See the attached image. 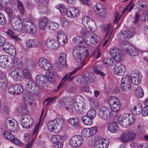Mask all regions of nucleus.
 Segmentation results:
<instances>
[{
    "label": "nucleus",
    "instance_id": "1",
    "mask_svg": "<svg viewBox=\"0 0 148 148\" xmlns=\"http://www.w3.org/2000/svg\"><path fill=\"white\" fill-rule=\"evenodd\" d=\"M64 123V120L62 119L57 118L48 122L47 125V128L51 132L58 133L62 129Z\"/></svg>",
    "mask_w": 148,
    "mask_h": 148
},
{
    "label": "nucleus",
    "instance_id": "2",
    "mask_svg": "<svg viewBox=\"0 0 148 148\" xmlns=\"http://www.w3.org/2000/svg\"><path fill=\"white\" fill-rule=\"evenodd\" d=\"M75 77L76 81L81 84L92 83L95 79L94 74L90 72L86 73L81 76L76 75Z\"/></svg>",
    "mask_w": 148,
    "mask_h": 148
},
{
    "label": "nucleus",
    "instance_id": "3",
    "mask_svg": "<svg viewBox=\"0 0 148 148\" xmlns=\"http://www.w3.org/2000/svg\"><path fill=\"white\" fill-rule=\"evenodd\" d=\"M76 55L75 59L77 63L78 66L75 69V73L79 70L83 66L84 60L86 58L89 54L88 51L87 50H84L82 52H76Z\"/></svg>",
    "mask_w": 148,
    "mask_h": 148
},
{
    "label": "nucleus",
    "instance_id": "4",
    "mask_svg": "<svg viewBox=\"0 0 148 148\" xmlns=\"http://www.w3.org/2000/svg\"><path fill=\"white\" fill-rule=\"evenodd\" d=\"M108 102L109 104L111 111L117 112L120 109L121 104L119 99L116 97H109L108 99Z\"/></svg>",
    "mask_w": 148,
    "mask_h": 148
},
{
    "label": "nucleus",
    "instance_id": "5",
    "mask_svg": "<svg viewBox=\"0 0 148 148\" xmlns=\"http://www.w3.org/2000/svg\"><path fill=\"white\" fill-rule=\"evenodd\" d=\"M136 134L132 131L123 133L119 137L120 141L123 143H127L133 140L136 137Z\"/></svg>",
    "mask_w": 148,
    "mask_h": 148
},
{
    "label": "nucleus",
    "instance_id": "6",
    "mask_svg": "<svg viewBox=\"0 0 148 148\" xmlns=\"http://www.w3.org/2000/svg\"><path fill=\"white\" fill-rule=\"evenodd\" d=\"M6 129L12 132H17L18 130V123L14 119L10 118L7 119L5 121Z\"/></svg>",
    "mask_w": 148,
    "mask_h": 148
},
{
    "label": "nucleus",
    "instance_id": "7",
    "mask_svg": "<svg viewBox=\"0 0 148 148\" xmlns=\"http://www.w3.org/2000/svg\"><path fill=\"white\" fill-rule=\"evenodd\" d=\"M110 53L113 59L117 62L123 60L124 56L121 51L118 47H114L110 48Z\"/></svg>",
    "mask_w": 148,
    "mask_h": 148
},
{
    "label": "nucleus",
    "instance_id": "8",
    "mask_svg": "<svg viewBox=\"0 0 148 148\" xmlns=\"http://www.w3.org/2000/svg\"><path fill=\"white\" fill-rule=\"evenodd\" d=\"M99 38L96 34L92 33V35H90L85 40V42L87 45L89 46L94 47L95 46L99 45Z\"/></svg>",
    "mask_w": 148,
    "mask_h": 148
},
{
    "label": "nucleus",
    "instance_id": "9",
    "mask_svg": "<svg viewBox=\"0 0 148 148\" xmlns=\"http://www.w3.org/2000/svg\"><path fill=\"white\" fill-rule=\"evenodd\" d=\"M25 86L26 90L32 93H36L39 92V88L36 86L32 79L27 82Z\"/></svg>",
    "mask_w": 148,
    "mask_h": 148
},
{
    "label": "nucleus",
    "instance_id": "10",
    "mask_svg": "<svg viewBox=\"0 0 148 148\" xmlns=\"http://www.w3.org/2000/svg\"><path fill=\"white\" fill-rule=\"evenodd\" d=\"M23 91L22 86L19 84L13 85L10 86L8 88V93L12 95H19Z\"/></svg>",
    "mask_w": 148,
    "mask_h": 148
},
{
    "label": "nucleus",
    "instance_id": "11",
    "mask_svg": "<svg viewBox=\"0 0 148 148\" xmlns=\"http://www.w3.org/2000/svg\"><path fill=\"white\" fill-rule=\"evenodd\" d=\"M20 122L22 127L25 128L31 127L34 124L33 120L29 118L27 115L22 116L20 119Z\"/></svg>",
    "mask_w": 148,
    "mask_h": 148
},
{
    "label": "nucleus",
    "instance_id": "12",
    "mask_svg": "<svg viewBox=\"0 0 148 148\" xmlns=\"http://www.w3.org/2000/svg\"><path fill=\"white\" fill-rule=\"evenodd\" d=\"M135 33V29L133 27L129 30L124 31L120 32L119 34L118 38L121 39H123V38H130L134 36Z\"/></svg>",
    "mask_w": 148,
    "mask_h": 148
},
{
    "label": "nucleus",
    "instance_id": "13",
    "mask_svg": "<svg viewBox=\"0 0 148 148\" xmlns=\"http://www.w3.org/2000/svg\"><path fill=\"white\" fill-rule=\"evenodd\" d=\"M102 3H98L94 6V9L95 13L100 16H104L106 14V9Z\"/></svg>",
    "mask_w": 148,
    "mask_h": 148
},
{
    "label": "nucleus",
    "instance_id": "14",
    "mask_svg": "<svg viewBox=\"0 0 148 148\" xmlns=\"http://www.w3.org/2000/svg\"><path fill=\"white\" fill-rule=\"evenodd\" d=\"M38 63L40 66L44 69L50 70L52 69V66L49 61L44 58H39Z\"/></svg>",
    "mask_w": 148,
    "mask_h": 148
},
{
    "label": "nucleus",
    "instance_id": "15",
    "mask_svg": "<svg viewBox=\"0 0 148 148\" xmlns=\"http://www.w3.org/2000/svg\"><path fill=\"white\" fill-rule=\"evenodd\" d=\"M109 139L102 138L95 141L94 144V148H107L109 144Z\"/></svg>",
    "mask_w": 148,
    "mask_h": 148
},
{
    "label": "nucleus",
    "instance_id": "16",
    "mask_svg": "<svg viewBox=\"0 0 148 148\" xmlns=\"http://www.w3.org/2000/svg\"><path fill=\"white\" fill-rule=\"evenodd\" d=\"M130 78L132 83L134 85H139L141 83V75L136 71H132L130 74Z\"/></svg>",
    "mask_w": 148,
    "mask_h": 148
},
{
    "label": "nucleus",
    "instance_id": "17",
    "mask_svg": "<svg viewBox=\"0 0 148 148\" xmlns=\"http://www.w3.org/2000/svg\"><path fill=\"white\" fill-rule=\"evenodd\" d=\"M3 49L10 55L14 56L16 54V51L14 47L11 43L6 42L3 47Z\"/></svg>",
    "mask_w": 148,
    "mask_h": 148
},
{
    "label": "nucleus",
    "instance_id": "18",
    "mask_svg": "<svg viewBox=\"0 0 148 148\" xmlns=\"http://www.w3.org/2000/svg\"><path fill=\"white\" fill-rule=\"evenodd\" d=\"M58 43L59 45L64 46L67 41L66 36L62 30H60L57 33Z\"/></svg>",
    "mask_w": 148,
    "mask_h": 148
},
{
    "label": "nucleus",
    "instance_id": "19",
    "mask_svg": "<svg viewBox=\"0 0 148 148\" xmlns=\"http://www.w3.org/2000/svg\"><path fill=\"white\" fill-rule=\"evenodd\" d=\"M45 45L50 49H56L59 47V44L57 42V40L48 38L45 42Z\"/></svg>",
    "mask_w": 148,
    "mask_h": 148
},
{
    "label": "nucleus",
    "instance_id": "20",
    "mask_svg": "<svg viewBox=\"0 0 148 148\" xmlns=\"http://www.w3.org/2000/svg\"><path fill=\"white\" fill-rule=\"evenodd\" d=\"M89 31L85 27L82 28L80 31L81 36L83 37L85 40L90 37V35L92 34V33L95 31L92 29V27L89 25Z\"/></svg>",
    "mask_w": 148,
    "mask_h": 148
},
{
    "label": "nucleus",
    "instance_id": "21",
    "mask_svg": "<svg viewBox=\"0 0 148 148\" xmlns=\"http://www.w3.org/2000/svg\"><path fill=\"white\" fill-rule=\"evenodd\" d=\"M114 71L115 74L118 75H123L125 71L124 66L119 63L116 64L114 67Z\"/></svg>",
    "mask_w": 148,
    "mask_h": 148
},
{
    "label": "nucleus",
    "instance_id": "22",
    "mask_svg": "<svg viewBox=\"0 0 148 148\" xmlns=\"http://www.w3.org/2000/svg\"><path fill=\"white\" fill-rule=\"evenodd\" d=\"M10 75L13 79L15 81L19 82L22 80V75L17 69H12L11 70Z\"/></svg>",
    "mask_w": 148,
    "mask_h": 148
},
{
    "label": "nucleus",
    "instance_id": "23",
    "mask_svg": "<svg viewBox=\"0 0 148 148\" xmlns=\"http://www.w3.org/2000/svg\"><path fill=\"white\" fill-rule=\"evenodd\" d=\"M37 84L40 87L45 88H47V84L45 83L46 77L42 75H38L36 78Z\"/></svg>",
    "mask_w": 148,
    "mask_h": 148
},
{
    "label": "nucleus",
    "instance_id": "24",
    "mask_svg": "<svg viewBox=\"0 0 148 148\" xmlns=\"http://www.w3.org/2000/svg\"><path fill=\"white\" fill-rule=\"evenodd\" d=\"M49 1V0H45L38 5V10L41 13L47 14L48 10L47 5Z\"/></svg>",
    "mask_w": 148,
    "mask_h": 148
},
{
    "label": "nucleus",
    "instance_id": "25",
    "mask_svg": "<svg viewBox=\"0 0 148 148\" xmlns=\"http://www.w3.org/2000/svg\"><path fill=\"white\" fill-rule=\"evenodd\" d=\"M49 20L46 17H42L39 20V27L42 30H44L47 27Z\"/></svg>",
    "mask_w": 148,
    "mask_h": 148
},
{
    "label": "nucleus",
    "instance_id": "26",
    "mask_svg": "<svg viewBox=\"0 0 148 148\" xmlns=\"http://www.w3.org/2000/svg\"><path fill=\"white\" fill-rule=\"evenodd\" d=\"M119 38L120 40L119 45L121 48L125 51L129 49L131 45L127 41L126 39L123 38V39H121L120 38Z\"/></svg>",
    "mask_w": 148,
    "mask_h": 148
},
{
    "label": "nucleus",
    "instance_id": "27",
    "mask_svg": "<svg viewBox=\"0 0 148 148\" xmlns=\"http://www.w3.org/2000/svg\"><path fill=\"white\" fill-rule=\"evenodd\" d=\"M40 45V42L37 40L29 39L27 40L26 42V45L28 48H31L34 46H38Z\"/></svg>",
    "mask_w": 148,
    "mask_h": 148
},
{
    "label": "nucleus",
    "instance_id": "28",
    "mask_svg": "<svg viewBox=\"0 0 148 148\" xmlns=\"http://www.w3.org/2000/svg\"><path fill=\"white\" fill-rule=\"evenodd\" d=\"M118 124L115 121L109 123L108 125L107 128L108 131L111 132L115 133L118 131Z\"/></svg>",
    "mask_w": 148,
    "mask_h": 148
},
{
    "label": "nucleus",
    "instance_id": "29",
    "mask_svg": "<svg viewBox=\"0 0 148 148\" xmlns=\"http://www.w3.org/2000/svg\"><path fill=\"white\" fill-rule=\"evenodd\" d=\"M100 29L103 32H107L106 34V37L108 36V35H109L110 32H111V35L112 34L113 29H111V24H108L107 25H102L100 27Z\"/></svg>",
    "mask_w": 148,
    "mask_h": 148
},
{
    "label": "nucleus",
    "instance_id": "30",
    "mask_svg": "<svg viewBox=\"0 0 148 148\" xmlns=\"http://www.w3.org/2000/svg\"><path fill=\"white\" fill-rule=\"evenodd\" d=\"M58 60L60 63L63 66L66 67L67 65L66 55L64 53H60L58 56Z\"/></svg>",
    "mask_w": 148,
    "mask_h": 148
},
{
    "label": "nucleus",
    "instance_id": "31",
    "mask_svg": "<svg viewBox=\"0 0 148 148\" xmlns=\"http://www.w3.org/2000/svg\"><path fill=\"white\" fill-rule=\"evenodd\" d=\"M76 103L75 102V105H76V106H75V109L76 112L78 114H82L84 109L83 106V104L79 102H78L75 101Z\"/></svg>",
    "mask_w": 148,
    "mask_h": 148
},
{
    "label": "nucleus",
    "instance_id": "32",
    "mask_svg": "<svg viewBox=\"0 0 148 148\" xmlns=\"http://www.w3.org/2000/svg\"><path fill=\"white\" fill-rule=\"evenodd\" d=\"M73 100L71 99L64 98L63 101L64 106L67 110L73 108Z\"/></svg>",
    "mask_w": 148,
    "mask_h": 148
},
{
    "label": "nucleus",
    "instance_id": "33",
    "mask_svg": "<svg viewBox=\"0 0 148 148\" xmlns=\"http://www.w3.org/2000/svg\"><path fill=\"white\" fill-rule=\"evenodd\" d=\"M8 85L6 78L3 75H0V88L2 90L5 89Z\"/></svg>",
    "mask_w": 148,
    "mask_h": 148
},
{
    "label": "nucleus",
    "instance_id": "34",
    "mask_svg": "<svg viewBox=\"0 0 148 148\" xmlns=\"http://www.w3.org/2000/svg\"><path fill=\"white\" fill-rule=\"evenodd\" d=\"M125 52L127 54L131 56H135L138 54V49L132 45L130 47L129 49Z\"/></svg>",
    "mask_w": 148,
    "mask_h": 148
},
{
    "label": "nucleus",
    "instance_id": "35",
    "mask_svg": "<svg viewBox=\"0 0 148 148\" xmlns=\"http://www.w3.org/2000/svg\"><path fill=\"white\" fill-rule=\"evenodd\" d=\"M25 29L26 31L31 34H34L36 31V27L32 21Z\"/></svg>",
    "mask_w": 148,
    "mask_h": 148
},
{
    "label": "nucleus",
    "instance_id": "36",
    "mask_svg": "<svg viewBox=\"0 0 148 148\" xmlns=\"http://www.w3.org/2000/svg\"><path fill=\"white\" fill-rule=\"evenodd\" d=\"M75 147H77L82 145L83 142V139L80 135H75Z\"/></svg>",
    "mask_w": 148,
    "mask_h": 148
},
{
    "label": "nucleus",
    "instance_id": "37",
    "mask_svg": "<svg viewBox=\"0 0 148 148\" xmlns=\"http://www.w3.org/2000/svg\"><path fill=\"white\" fill-rule=\"evenodd\" d=\"M134 95L135 96L138 98H140L144 96V92L142 87L138 86L135 89Z\"/></svg>",
    "mask_w": 148,
    "mask_h": 148
},
{
    "label": "nucleus",
    "instance_id": "38",
    "mask_svg": "<svg viewBox=\"0 0 148 148\" xmlns=\"http://www.w3.org/2000/svg\"><path fill=\"white\" fill-rule=\"evenodd\" d=\"M103 63L106 66L109 67L113 66L114 65L113 60L110 57L105 58L103 60Z\"/></svg>",
    "mask_w": 148,
    "mask_h": 148
},
{
    "label": "nucleus",
    "instance_id": "39",
    "mask_svg": "<svg viewBox=\"0 0 148 148\" xmlns=\"http://www.w3.org/2000/svg\"><path fill=\"white\" fill-rule=\"evenodd\" d=\"M8 60V56L6 55H3L0 56V66L3 68L5 67Z\"/></svg>",
    "mask_w": 148,
    "mask_h": 148
},
{
    "label": "nucleus",
    "instance_id": "40",
    "mask_svg": "<svg viewBox=\"0 0 148 148\" xmlns=\"http://www.w3.org/2000/svg\"><path fill=\"white\" fill-rule=\"evenodd\" d=\"M82 129L80 124V118H75V130L77 132L81 130Z\"/></svg>",
    "mask_w": 148,
    "mask_h": 148
},
{
    "label": "nucleus",
    "instance_id": "41",
    "mask_svg": "<svg viewBox=\"0 0 148 148\" xmlns=\"http://www.w3.org/2000/svg\"><path fill=\"white\" fill-rule=\"evenodd\" d=\"M2 135L5 138L10 141L14 138V136L12 133L7 130L3 131Z\"/></svg>",
    "mask_w": 148,
    "mask_h": 148
},
{
    "label": "nucleus",
    "instance_id": "42",
    "mask_svg": "<svg viewBox=\"0 0 148 148\" xmlns=\"http://www.w3.org/2000/svg\"><path fill=\"white\" fill-rule=\"evenodd\" d=\"M82 121L83 123L86 125H91L92 123V119L86 115L82 117Z\"/></svg>",
    "mask_w": 148,
    "mask_h": 148
},
{
    "label": "nucleus",
    "instance_id": "43",
    "mask_svg": "<svg viewBox=\"0 0 148 148\" xmlns=\"http://www.w3.org/2000/svg\"><path fill=\"white\" fill-rule=\"evenodd\" d=\"M74 71H73L71 72L69 74H66L64 77L63 80H64L63 82L67 80H68L69 82L71 81L74 78Z\"/></svg>",
    "mask_w": 148,
    "mask_h": 148
},
{
    "label": "nucleus",
    "instance_id": "44",
    "mask_svg": "<svg viewBox=\"0 0 148 148\" xmlns=\"http://www.w3.org/2000/svg\"><path fill=\"white\" fill-rule=\"evenodd\" d=\"M121 114L120 115L118 118V121L119 124L123 127H128V125L126 122L127 120L124 119L122 117Z\"/></svg>",
    "mask_w": 148,
    "mask_h": 148
},
{
    "label": "nucleus",
    "instance_id": "45",
    "mask_svg": "<svg viewBox=\"0 0 148 148\" xmlns=\"http://www.w3.org/2000/svg\"><path fill=\"white\" fill-rule=\"evenodd\" d=\"M142 106L140 104H138L136 107H133L132 110V112L135 115H138L140 114L142 111Z\"/></svg>",
    "mask_w": 148,
    "mask_h": 148
},
{
    "label": "nucleus",
    "instance_id": "46",
    "mask_svg": "<svg viewBox=\"0 0 148 148\" xmlns=\"http://www.w3.org/2000/svg\"><path fill=\"white\" fill-rule=\"evenodd\" d=\"M111 111L106 112L103 113V114H98L99 116L104 120H108L110 119L111 116Z\"/></svg>",
    "mask_w": 148,
    "mask_h": 148
},
{
    "label": "nucleus",
    "instance_id": "47",
    "mask_svg": "<svg viewBox=\"0 0 148 148\" xmlns=\"http://www.w3.org/2000/svg\"><path fill=\"white\" fill-rule=\"evenodd\" d=\"M96 112L94 109H91L89 110L86 114V116L91 118L94 119L96 116Z\"/></svg>",
    "mask_w": 148,
    "mask_h": 148
},
{
    "label": "nucleus",
    "instance_id": "48",
    "mask_svg": "<svg viewBox=\"0 0 148 148\" xmlns=\"http://www.w3.org/2000/svg\"><path fill=\"white\" fill-rule=\"evenodd\" d=\"M12 25L15 31L18 32H21L22 31L23 27L21 23H17Z\"/></svg>",
    "mask_w": 148,
    "mask_h": 148
},
{
    "label": "nucleus",
    "instance_id": "49",
    "mask_svg": "<svg viewBox=\"0 0 148 148\" xmlns=\"http://www.w3.org/2000/svg\"><path fill=\"white\" fill-rule=\"evenodd\" d=\"M58 9L60 11L62 15H65V12L67 10L65 5L63 4H60L57 5Z\"/></svg>",
    "mask_w": 148,
    "mask_h": 148
},
{
    "label": "nucleus",
    "instance_id": "50",
    "mask_svg": "<svg viewBox=\"0 0 148 148\" xmlns=\"http://www.w3.org/2000/svg\"><path fill=\"white\" fill-rule=\"evenodd\" d=\"M110 111H111L110 109L108 106H103L101 107L99 109L98 111V114H103V113Z\"/></svg>",
    "mask_w": 148,
    "mask_h": 148
},
{
    "label": "nucleus",
    "instance_id": "51",
    "mask_svg": "<svg viewBox=\"0 0 148 148\" xmlns=\"http://www.w3.org/2000/svg\"><path fill=\"white\" fill-rule=\"evenodd\" d=\"M21 19L19 16L14 15L12 16L11 21V25L19 23L18 22L21 21Z\"/></svg>",
    "mask_w": 148,
    "mask_h": 148
},
{
    "label": "nucleus",
    "instance_id": "52",
    "mask_svg": "<svg viewBox=\"0 0 148 148\" xmlns=\"http://www.w3.org/2000/svg\"><path fill=\"white\" fill-rule=\"evenodd\" d=\"M121 84H131L130 79L129 76L127 75H125L121 79Z\"/></svg>",
    "mask_w": 148,
    "mask_h": 148
},
{
    "label": "nucleus",
    "instance_id": "53",
    "mask_svg": "<svg viewBox=\"0 0 148 148\" xmlns=\"http://www.w3.org/2000/svg\"><path fill=\"white\" fill-rule=\"evenodd\" d=\"M81 135L85 137H89L91 136L88 128H84L82 131Z\"/></svg>",
    "mask_w": 148,
    "mask_h": 148
},
{
    "label": "nucleus",
    "instance_id": "54",
    "mask_svg": "<svg viewBox=\"0 0 148 148\" xmlns=\"http://www.w3.org/2000/svg\"><path fill=\"white\" fill-rule=\"evenodd\" d=\"M23 100L26 103L30 102L32 98V96H30L27 93H24L23 95Z\"/></svg>",
    "mask_w": 148,
    "mask_h": 148
},
{
    "label": "nucleus",
    "instance_id": "55",
    "mask_svg": "<svg viewBox=\"0 0 148 148\" xmlns=\"http://www.w3.org/2000/svg\"><path fill=\"white\" fill-rule=\"evenodd\" d=\"M74 8L72 7L67 10L65 12L66 16L69 18H72L73 17Z\"/></svg>",
    "mask_w": 148,
    "mask_h": 148
},
{
    "label": "nucleus",
    "instance_id": "56",
    "mask_svg": "<svg viewBox=\"0 0 148 148\" xmlns=\"http://www.w3.org/2000/svg\"><path fill=\"white\" fill-rule=\"evenodd\" d=\"M23 77L25 79L30 80L32 79L31 77L30 74L27 69L23 70Z\"/></svg>",
    "mask_w": 148,
    "mask_h": 148
},
{
    "label": "nucleus",
    "instance_id": "57",
    "mask_svg": "<svg viewBox=\"0 0 148 148\" xmlns=\"http://www.w3.org/2000/svg\"><path fill=\"white\" fill-rule=\"evenodd\" d=\"M100 69L101 68L99 66L97 65L94 66L93 67V70L96 73L98 74L101 76H104L105 75V74L101 71Z\"/></svg>",
    "mask_w": 148,
    "mask_h": 148
},
{
    "label": "nucleus",
    "instance_id": "58",
    "mask_svg": "<svg viewBox=\"0 0 148 148\" xmlns=\"http://www.w3.org/2000/svg\"><path fill=\"white\" fill-rule=\"evenodd\" d=\"M91 21H92V19H90L89 17L87 16H84L82 19V23L84 26H86L88 23H90V20Z\"/></svg>",
    "mask_w": 148,
    "mask_h": 148
},
{
    "label": "nucleus",
    "instance_id": "59",
    "mask_svg": "<svg viewBox=\"0 0 148 148\" xmlns=\"http://www.w3.org/2000/svg\"><path fill=\"white\" fill-rule=\"evenodd\" d=\"M136 120V117L133 114H129L128 118L126 122L128 125V127L130 124H132L134 123Z\"/></svg>",
    "mask_w": 148,
    "mask_h": 148
},
{
    "label": "nucleus",
    "instance_id": "60",
    "mask_svg": "<svg viewBox=\"0 0 148 148\" xmlns=\"http://www.w3.org/2000/svg\"><path fill=\"white\" fill-rule=\"evenodd\" d=\"M17 4L18 8L20 11L21 14H24V8L22 2L20 1H18Z\"/></svg>",
    "mask_w": 148,
    "mask_h": 148
},
{
    "label": "nucleus",
    "instance_id": "61",
    "mask_svg": "<svg viewBox=\"0 0 148 148\" xmlns=\"http://www.w3.org/2000/svg\"><path fill=\"white\" fill-rule=\"evenodd\" d=\"M32 21L29 18H24L22 22V24L24 28L29 25Z\"/></svg>",
    "mask_w": 148,
    "mask_h": 148
},
{
    "label": "nucleus",
    "instance_id": "62",
    "mask_svg": "<svg viewBox=\"0 0 148 148\" xmlns=\"http://www.w3.org/2000/svg\"><path fill=\"white\" fill-rule=\"evenodd\" d=\"M121 88L123 91H127L129 90L131 88V84H121Z\"/></svg>",
    "mask_w": 148,
    "mask_h": 148
},
{
    "label": "nucleus",
    "instance_id": "63",
    "mask_svg": "<svg viewBox=\"0 0 148 148\" xmlns=\"http://www.w3.org/2000/svg\"><path fill=\"white\" fill-rule=\"evenodd\" d=\"M101 52H100V50L99 49H97L94 51L91 54L92 56H94L96 58H98L101 55Z\"/></svg>",
    "mask_w": 148,
    "mask_h": 148
},
{
    "label": "nucleus",
    "instance_id": "64",
    "mask_svg": "<svg viewBox=\"0 0 148 148\" xmlns=\"http://www.w3.org/2000/svg\"><path fill=\"white\" fill-rule=\"evenodd\" d=\"M132 148H146L143 147L142 145L136 143H132L130 144Z\"/></svg>",
    "mask_w": 148,
    "mask_h": 148
}]
</instances>
